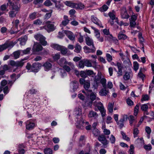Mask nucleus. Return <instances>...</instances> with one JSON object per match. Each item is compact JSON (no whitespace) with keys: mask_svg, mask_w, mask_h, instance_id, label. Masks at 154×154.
<instances>
[{"mask_svg":"<svg viewBox=\"0 0 154 154\" xmlns=\"http://www.w3.org/2000/svg\"><path fill=\"white\" fill-rule=\"evenodd\" d=\"M8 2L7 3V5L9 7L10 10L19 11L20 10V4L15 0H8Z\"/></svg>","mask_w":154,"mask_h":154,"instance_id":"f257e3e1","label":"nucleus"},{"mask_svg":"<svg viewBox=\"0 0 154 154\" xmlns=\"http://www.w3.org/2000/svg\"><path fill=\"white\" fill-rule=\"evenodd\" d=\"M28 57H26L21 59L20 61H17L16 62L13 60H11L10 62V65L12 66H16L17 68L18 67H22L25 62L24 61L27 60Z\"/></svg>","mask_w":154,"mask_h":154,"instance_id":"f03ea898","label":"nucleus"},{"mask_svg":"<svg viewBox=\"0 0 154 154\" xmlns=\"http://www.w3.org/2000/svg\"><path fill=\"white\" fill-rule=\"evenodd\" d=\"M93 105L97 107L98 109L101 112L102 116L103 117H104L106 114V111L102 103L100 102H97L95 101Z\"/></svg>","mask_w":154,"mask_h":154,"instance_id":"7ed1b4c3","label":"nucleus"},{"mask_svg":"<svg viewBox=\"0 0 154 154\" xmlns=\"http://www.w3.org/2000/svg\"><path fill=\"white\" fill-rule=\"evenodd\" d=\"M20 23V21L18 19L14 20L12 22L13 26L10 30L11 34H14L17 33L18 31V26Z\"/></svg>","mask_w":154,"mask_h":154,"instance_id":"20e7f679","label":"nucleus"},{"mask_svg":"<svg viewBox=\"0 0 154 154\" xmlns=\"http://www.w3.org/2000/svg\"><path fill=\"white\" fill-rule=\"evenodd\" d=\"M34 37L37 40L39 41L43 46H45L47 45V42L45 41V38L42 34H37L35 35Z\"/></svg>","mask_w":154,"mask_h":154,"instance_id":"39448f33","label":"nucleus"},{"mask_svg":"<svg viewBox=\"0 0 154 154\" xmlns=\"http://www.w3.org/2000/svg\"><path fill=\"white\" fill-rule=\"evenodd\" d=\"M51 22L50 21H48L45 23V25L44 26V28L48 31V32L53 31L55 28L54 25L51 23Z\"/></svg>","mask_w":154,"mask_h":154,"instance_id":"423d86ee","label":"nucleus"},{"mask_svg":"<svg viewBox=\"0 0 154 154\" xmlns=\"http://www.w3.org/2000/svg\"><path fill=\"white\" fill-rule=\"evenodd\" d=\"M98 140L103 145L104 148L106 147L105 146H106L109 143V141L107 140L106 136L103 134L99 136Z\"/></svg>","mask_w":154,"mask_h":154,"instance_id":"0eeeda50","label":"nucleus"},{"mask_svg":"<svg viewBox=\"0 0 154 154\" xmlns=\"http://www.w3.org/2000/svg\"><path fill=\"white\" fill-rule=\"evenodd\" d=\"M122 18L123 19H128L129 16L128 14L125 7H123L121 10V13Z\"/></svg>","mask_w":154,"mask_h":154,"instance_id":"6e6552de","label":"nucleus"},{"mask_svg":"<svg viewBox=\"0 0 154 154\" xmlns=\"http://www.w3.org/2000/svg\"><path fill=\"white\" fill-rule=\"evenodd\" d=\"M41 66L42 64L39 63H34L32 66L31 70L32 72H37Z\"/></svg>","mask_w":154,"mask_h":154,"instance_id":"1a4fd4ad","label":"nucleus"},{"mask_svg":"<svg viewBox=\"0 0 154 154\" xmlns=\"http://www.w3.org/2000/svg\"><path fill=\"white\" fill-rule=\"evenodd\" d=\"M91 20L93 22L99 26L100 27L103 28V26L102 25L100 21L95 17L94 16H91Z\"/></svg>","mask_w":154,"mask_h":154,"instance_id":"9d476101","label":"nucleus"},{"mask_svg":"<svg viewBox=\"0 0 154 154\" xmlns=\"http://www.w3.org/2000/svg\"><path fill=\"white\" fill-rule=\"evenodd\" d=\"M80 120H78L77 122V124L76 125V127L78 128L83 129L84 127V120L81 117Z\"/></svg>","mask_w":154,"mask_h":154,"instance_id":"9b49d317","label":"nucleus"},{"mask_svg":"<svg viewBox=\"0 0 154 154\" xmlns=\"http://www.w3.org/2000/svg\"><path fill=\"white\" fill-rule=\"evenodd\" d=\"M31 120H29L26 122V128L30 130L33 129L35 126V124L32 122Z\"/></svg>","mask_w":154,"mask_h":154,"instance_id":"f8f14e48","label":"nucleus"},{"mask_svg":"<svg viewBox=\"0 0 154 154\" xmlns=\"http://www.w3.org/2000/svg\"><path fill=\"white\" fill-rule=\"evenodd\" d=\"M64 33L70 40L73 41L75 39V36L71 32L68 30H65L64 31Z\"/></svg>","mask_w":154,"mask_h":154,"instance_id":"ddd939ff","label":"nucleus"},{"mask_svg":"<svg viewBox=\"0 0 154 154\" xmlns=\"http://www.w3.org/2000/svg\"><path fill=\"white\" fill-rule=\"evenodd\" d=\"M34 51H39L43 49L42 46L37 43H35L32 48Z\"/></svg>","mask_w":154,"mask_h":154,"instance_id":"4468645a","label":"nucleus"},{"mask_svg":"<svg viewBox=\"0 0 154 154\" xmlns=\"http://www.w3.org/2000/svg\"><path fill=\"white\" fill-rule=\"evenodd\" d=\"M103 88L101 89L99 92V94L101 96H106L108 95L109 93V91L106 87H103Z\"/></svg>","mask_w":154,"mask_h":154,"instance_id":"2eb2a0df","label":"nucleus"},{"mask_svg":"<svg viewBox=\"0 0 154 154\" xmlns=\"http://www.w3.org/2000/svg\"><path fill=\"white\" fill-rule=\"evenodd\" d=\"M85 42L86 44L89 46H92L93 48H94L93 40L90 37L87 36L85 38Z\"/></svg>","mask_w":154,"mask_h":154,"instance_id":"dca6fc26","label":"nucleus"},{"mask_svg":"<svg viewBox=\"0 0 154 154\" xmlns=\"http://www.w3.org/2000/svg\"><path fill=\"white\" fill-rule=\"evenodd\" d=\"M70 85L72 87L73 92H75L78 88L79 84L77 81L74 80L71 82Z\"/></svg>","mask_w":154,"mask_h":154,"instance_id":"f3484780","label":"nucleus"},{"mask_svg":"<svg viewBox=\"0 0 154 154\" xmlns=\"http://www.w3.org/2000/svg\"><path fill=\"white\" fill-rule=\"evenodd\" d=\"M88 116L89 118H93L96 119L98 117V114L95 112L91 110L89 112Z\"/></svg>","mask_w":154,"mask_h":154,"instance_id":"a211bd4d","label":"nucleus"},{"mask_svg":"<svg viewBox=\"0 0 154 154\" xmlns=\"http://www.w3.org/2000/svg\"><path fill=\"white\" fill-rule=\"evenodd\" d=\"M27 40V37L26 35H25L23 37L19 38L18 39V40L20 41V45H25Z\"/></svg>","mask_w":154,"mask_h":154,"instance_id":"6ab92c4d","label":"nucleus"},{"mask_svg":"<svg viewBox=\"0 0 154 154\" xmlns=\"http://www.w3.org/2000/svg\"><path fill=\"white\" fill-rule=\"evenodd\" d=\"M17 41H16L14 42L13 41L9 42L8 41H6L5 43L6 45L7 48H11L15 44L17 43Z\"/></svg>","mask_w":154,"mask_h":154,"instance_id":"aec40b11","label":"nucleus"},{"mask_svg":"<svg viewBox=\"0 0 154 154\" xmlns=\"http://www.w3.org/2000/svg\"><path fill=\"white\" fill-rule=\"evenodd\" d=\"M42 66L44 67L45 70L48 71L51 68L52 65L51 63L47 62L43 64Z\"/></svg>","mask_w":154,"mask_h":154,"instance_id":"412c9836","label":"nucleus"},{"mask_svg":"<svg viewBox=\"0 0 154 154\" xmlns=\"http://www.w3.org/2000/svg\"><path fill=\"white\" fill-rule=\"evenodd\" d=\"M90 87V83L89 81H87L84 84V87L86 91H87L91 93L92 90H88Z\"/></svg>","mask_w":154,"mask_h":154,"instance_id":"4be33fe9","label":"nucleus"},{"mask_svg":"<svg viewBox=\"0 0 154 154\" xmlns=\"http://www.w3.org/2000/svg\"><path fill=\"white\" fill-rule=\"evenodd\" d=\"M83 48L84 49L85 52L86 53L91 52L94 53L96 50L95 48V47L94 48H93V49H91L87 46H85Z\"/></svg>","mask_w":154,"mask_h":154,"instance_id":"5701e85b","label":"nucleus"},{"mask_svg":"<svg viewBox=\"0 0 154 154\" xmlns=\"http://www.w3.org/2000/svg\"><path fill=\"white\" fill-rule=\"evenodd\" d=\"M19 11L10 10L8 13L9 16L11 18H13L16 16V14Z\"/></svg>","mask_w":154,"mask_h":154,"instance_id":"b1692460","label":"nucleus"},{"mask_svg":"<svg viewBox=\"0 0 154 154\" xmlns=\"http://www.w3.org/2000/svg\"><path fill=\"white\" fill-rule=\"evenodd\" d=\"M64 20L62 22V24L64 26H66L69 23V20L68 19V17L66 15H64L63 17Z\"/></svg>","mask_w":154,"mask_h":154,"instance_id":"393cba45","label":"nucleus"},{"mask_svg":"<svg viewBox=\"0 0 154 154\" xmlns=\"http://www.w3.org/2000/svg\"><path fill=\"white\" fill-rule=\"evenodd\" d=\"M101 79V73H98L97 75L96 76L95 78L94 81L97 84L99 83L100 80Z\"/></svg>","mask_w":154,"mask_h":154,"instance_id":"a878e982","label":"nucleus"},{"mask_svg":"<svg viewBox=\"0 0 154 154\" xmlns=\"http://www.w3.org/2000/svg\"><path fill=\"white\" fill-rule=\"evenodd\" d=\"M31 49L30 48H28L24 50H20L22 55L26 54L29 53Z\"/></svg>","mask_w":154,"mask_h":154,"instance_id":"bb28decb","label":"nucleus"},{"mask_svg":"<svg viewBox=\"0 0 154 154\" xmlns=\"http://www.w3.org/2000/svg\"><path fill=\"white\" fill-rule=\"evenodd\" d=\"M128 38L127 36L125 34H122L121 32H120L118 35V38L119 39H123L125 40L126 39Z\"/></svg>","mask_w":154,"mask_h":154,"instance_id":"cd10ccee","label":"nucleus"},{"mask_svg":"<svg viewBox=\"0 0 154 154\" xmlns=\"http://www.w3.org/2000/svg\"><path fill=\"white\" fill-rule=\"evenodd\" d=\"M44 154H52L53 151L51 149L49 148H46L44 149Z\"/></svg>","mask_w":154,"mask_h":154,"instance_id":"c85d7f7f","label":"nucleus"},{"mask_svg":"<svg viewBox=\"0 0 154 154\" xmlns=\"http://www.w3.org/2000/svg\"><path fill=\"white\" fill-rule=\"evenodd\" d=\"M7 9V7L6 5H2L0 8V16L4 13V11Z\"/></svg>","mask_w":154,"mask_h":154,"instance_id":"c756f323","label":"nucleus"},{"mask_svg":"<svg viewBox=\"0 0 154 154\" xmlns=\"http://www.w3.org/2000/svg\"><path fill=\"white\" fill-rule=\"evenodd\" d=\"M74 51L77 53H79L81 50V47L78 44H77L75 47Z\"/></svg>","mask_w":154,"mask_h":154,"instance_id":"7c9ffc66","label":"nucleus"},{"mask_svg":"<svg viewBox=\"0 0 154 154\" xmlns=\"http://www.w3.org/2000/svg\"><path fill=\"white\" fill-rule=\"evenodd\" d=\"M92 130L93 133L95 137H98L100 135V132L98 129H92Z\"/></svg>","mask_w":154,"mask_h":154,"instance_id":"2f4dec72","label":"nucleus"},{"mask_svg":"<svg viewBox=\"0 0 154 154\" xmlns=\"http://www.w3.org/2000/svg\"><path fill=\"white\" fill-rule=\"evenodd\" d=\"M91 28L94 30V33H97V34H95V36L97 38H99L100 37V33L99 32V30L98 29H96V28H94V27L91 26Z\"/></svg>","mask_w":154,"mask_h":154,"instance_id":"473e14b6","label":"nucleus"},{"mask_svg":"<svg viewBox=\"0 0 154 154\" xmlns=\"http://www.w3.org/2000/svg\"><path fill=\"white\" fill-rule=\"evenodd\" d=\"M85 66L88 67H91L92 66V64L90 60L85 59Z\"/></svg>","mask_w":154,"mask_h":154,"instance_id":"72a5a7b5","label":"nucleus"},{"mask_svg":"<svg viewBox=\"0 0 154 154\" xmlns=\"http://www.w3.org/2000/svg\"><path fill=\"white\" fill-rule=\"evenodd\" d=\"M20 54L21 53L20 50L15 51L13 53L15 59L19 58Z\"/></svg>","mask_w":154,"mask_h":154,"instance_id":"f704fd0d","label":"nucleus"},{"mask_svg":"<svg viewBox=\"0 0 154 154\" xmlns=\"http://www.w3.org/2000/svg\"><path fill=\"white\" fill-rule=\"evenodd\" d=\"M78 66L79 68H84L85 66V59L79 61Z\"/></svg>","mask_w":154,"mask_h":154,"instance_id":"c9c22d12","label":"nucleus"},{"mask_svg":"<svg viewBox=\"0 0 154 154\" xmlns=\"http://www.w3.org/2000/svg\"><path fill=\"white\" fill-rule=\"evenodd\" d=\"M114 107V103H109L108 106L109 112L112 113L113 112V109Z\"/></svg>","mask_w":154,"mask_h":154,"instance_id":"e433bc0d","label":"nucleus"},{"mask_svg":"<svg viewBox=\"0 0 154 154\" xmlns=\"http://www.w3.org/2000/svg\"><path fill=\"white\" fill-rule=\"evenodd\" d=\"M61 53L62 54L64 55L67 52V49L64 47L62 46V48L60 49Z\"/></svg>","mask_w":154,"mask_h":154,"instance_id":"4c0bfd02","label":"nucleus"},{"mask_svg":"<svg viewBox=\"0 0 154 154\" xmlns=\"http://www.w3.org/2000/svg\"><path fill=\"white\" fill-rule=\"evenodd\" d=\"M100 83L102 84L103 87H106V80L105 79L103 78L101 79Z\"/></svg>","mask_w":154,"mask_h":154,"instance_id":"58836bf2","label":"nucleus"},{"mask_svg":"<svg viewBox=\"0 0 154 154\" xmlns=\"http://www.w3.org/2000/svg\"><path fill=\"white\" fill-rule=\"evenodd\" d=\"M148 106L146 104H142L141 106V109L143 111H147L148 109Z\"/></svg>","mask_w":154,"mask_h":154,"instance_id":"ea45409f","label":"nucleus"},{"mask_svg":"<svg viewBox=\"0 0 154 154\" xmlns=\"http://www.w3.org/2000/svg\"><path fill=\"white\" fill-rule=\"evenodd\" d=\"M139 64L137 62H134L133 63L134 69L136 71L139 68Z\"/></svg>","mask_w":154,"mask_h":154,"instance_id":"a19ab883","label":"nucleus"},{"mask_svg":"<svg viewBox=\"0 0 154 154\" xmlns=\"http://www.w3.org/2000/svg\"><path fill=\"white\" fill-rule=\"evenodd\" d=\"M37 12H33L31 14L29 15V18L30 19L33 20L36 18Z\"/></svg>","mask_w":154,"mask_h":154,"instance_id":"79ce46f5","label":"nucleus"},{"mask_svg":"<svg viewBox=\"0 0 154 154\" xmlns=\"http://www.w3.org/2000/svg\"><path fill=\"white\" fill-rule=\"evenodd\" d=\"M44 5L46 6H50L52 5V3L50 0H47L44 2Z\"/></svg>","mask_w":154,"mask_h":154,"instance_id":"37998d69","label":"nucleus"},{"mask_svg":"<svg viewBox=\"0 0 154 154\" xmlns=\"http://www.w3.org/2000/svg\"><path fill=\"white\" fill-rule=\"evenodd\" d=\"M144 148L147 151H149L151 149L152 147L151 144L145 145L143 146Z\"/></svg>","mask_w":154,"mask_h":154,"instance_id":"c03bdc74","label":"nucleus"},{"mask_svg":"<svg viewBox=\"0 0 154 154\" xmlns=\"http://www.w3.org/2000/svg\"><path fill=\"white\" fill-rule=\"evenodd\" d=\"M7 48V46L5 43L3 45H0V52L6 49Z\"/></svg>","mask_w":154,"mask_h":154,"instance_id":"a18cd8bd","label":"nucleus"},{"mask_svg":"<svg viewBox=\"0 0 154 154\" xmlns=\"http://www.w3.org/2000/svg\"><path fill=\"white\" fill-rule=\"evenodd\" d=\"M66 59L64 58H61L59 61V64L60 65H62L63 64H66Z\"/></svg>","mask_w":154,"mask_h":154,"instance_id":"49530a36","label":"nucleus"},{"mask_svg":"<svg viewBox=\"0 0 154 154\" xmlns=\"http://www.w3.org/2000/svg\"><path fill=\"white\" fill-rule=\"evenodd\" d=\"M142 69L141 68L140 69V70L139 71V72L138 74V76L142 79V80L143 79V78L145 77V75L143 74V73H142L141 72V70Z\"/></svg>","mask_w":154,"mask_h":154,"instance_id":"de8ad7c7","label":"nucleus"},{"mask_svg":"<svg viewBox=\"0 0 154 154\" xmlns=\"http://www.w3.org/2000/svg\"><path fill=\"white\" fill-rule=\"evenodd\" d=\"M139 109V106L138 104H137L134 108V115L136 116L138 112Z\"/></svg>","mask_w":154,"mask_h":154,"instance_id":"09e8293b","label":"nucleus"},{"mask_svg":"<svg viewBox=\"0 0 154 154\" xmlns=\"http://www.w3.org/2000/svg\"><path fill=\"white\" fill-rule=\"evenodd\" d=\"M130 78V75L129 73L128 72H126L124 75L123 78L125 80H128Z\"/></svg>","mask_w":154,"mask_h":154,"instance_id":"8fccbe9b","label":"nucleus"},{"mask_svg":"<svg viewBox=\"0 0 154 154\" xmlns=\"http://www.w3.org/2000/svg\"><path fill=\"white\" fill-rule=\"evenodd\" d=\"M62 46L60 45L57 44H53L52 45V47L56 50L60 51L61 48H62Z\"/></svg>","mask_w":154,"mask_h":154,"instance_id":"3c124183","label":"nucleus"},{"mask_svg":"<svg viewBox=\"0 0 154 154\" xmlns=\"http://www.w3.org/2000/svg\"><path fill=\"white\" fill-rule=\"evenodd\" d=\"M139 133V131L138 128H135L134 129L133 134L134 137H137V134Z\"/></svg>","mask_w":154,"mask_h":154,"instance_id":"603ef678","label":"nucleus"},{"mask_svg":"<svg viewBox=\"0 0 154 154\" xmlns=\"http://www.w3.org/2000/svg\"><path fill=\"white\" fill-rule=\"evenodd\" d=\"M55 7L57 8V9L60 10L63 7V4L57 3L55 5Z\"/></svg>","mask_w":154,"mask_h":154,"instance_id":"864d4df0","label":"nucleus"},{"mask_svg":"<svg viewBox=\"0 0 154 154\" xmlns=\"http://www.w3.org/2000/svg\"><path fill=\"white\" fill-rule=\"evenodd\" d=\"M121 134L123 138V139L126 140L127 141H129L130 140L129 138L128 137L127 135H126L124 133V132L122 131L121 132Z\"/></svg>","mask_w":154,"mask_h":154,"instance_id":"5fc2aeb1","label":"nucleus"},{"mask_svg":"<svg viewBox=\"0 0 154 154\" xmlns=\"http://www.w3.org/2000/svg\"><path fill=\"white\" fill-rule=\"evenodd\" d=\"M77 9H82L84 8V5L81 3L77 4Z\"/></svg>","mask_w":154,"mask_h":154,"instance_id":"6e6d98bb","label":"nucleus"},{"mask_svg":"<svg viewBox=\"0 0 154 154\" xmlns=\"http://www.w3.org/2000/svg\"><path fill=\"white\" fill-rule=\"evenodd\" d=\"M42 23V21L39 19H37L33 21V24L35 25H40Z\"/></svg>","mask_w":154,"mask_h":154,"instance_id":"4d7b16f0","label":"nucleus"},{"mask_svg":"<svg viewBox=\"0 0 154 154\" xmlns=\"http://www.w3.org/2000/svg\"><path fill=\"white\" fill-rule=\"evenodd\" d=\"M149 97L147 95H143L142 96L141 101H143L147 100H149Z\"/></svg>","mask_w":154,"mask_h":154,"instance_id":"13d9d810","label":"nucleus"},{"mask_svg":"<svg viewBox=\"0 0 154 154\" xmlns=\"http://www.w3.org/2000/svg\"><path fill=\"white\" fill-rule=\"evenodd\" d=\"M92 104V101L90 99L88 100L85 102V105L87 106H91Z\"/></svg>","mask_w":154,"mask_h":154,"instance_id":"bf43d9fd","label":"nucleus"},{"mask_svg":"<svg viewBox=\"0 0 154 154\" xmlns=\"http://www.w3.org/2000/svg\"><path fill=\"white\" fill-rule=\"evenodd\" d=\"M109 140L112 143H115L116 139L115 137L112 135H111V137L109 138Z\"/></svg>","mask_w":154,"mask_h":154,"instance_id":"052dcab7","label":"nucleus"},{"mask_svg":"<svg viewBox=\"0 0 154 154\" xmlns=\"http://www.w3.org/2000/svg\"><path fill=\"white\" fill-rule=\"evenodd\" d=\"M63 67L65 70L67 72H69L71 69L70 67L66 65H65L63 66Z\"/></svg>","mask_w":154,"mask_h":154,"instance_id":"680f3d73","label":"nucleus"},{"mask_svg":"<svg viewBox=\"0 0 154 154\" xmlns=\"http://www.w3.org/2000/svg\"><path fill=\"white\" fill-rule=\"evenodd\" d=\"M106 59L109 62H111L112 60V57L111 55L109 54H106Z\"/></svg>","mask_w":154,"mask_h":154,"instance_id":"e2e57ef3","label":"nucleus"},{"mask_svg":"<svg viewBox=\"0 0 154 154\" xmlns=\"http://www.w3.org/2000/svg\"><path fill=\"white\" fill-rule=\"evenodd\" d=\"M130 124L131 125H132L133 122L134 120V117L132 116H130L129 118H128Z\"/></svg>","mask_w":154,"mask_h":154,"instance_id":"0e129e2a","label":"nucleus"},{"mask_svg":"<svg viewBox=\"0 0 154 154\" xmlns=\"http://www.w3.org/2000/svg\"><path fill=\"white\" fill-rule=\"evenodd\" d=\"M80 75L81 77L85 78L87 77V74L85 72L82 71L80 72Z\"/></svg>","mask_w":154,"mask_h":154,"instance_id":"69168bd1","label":"nucleus"},{"mask_svg":"<svg viewBox=\"0 0 154 154\" xmlns=\"http://www.w3.org/2000/svg\"><path fill=\"white\" fill-rule=\"evenodd\" d=\"M90 95V100L92 101L95 100L96 98V96L92 93V92L91 93Z\"/></svg>","mask_w":154,"mask_h":154,"instance_id":"338daca9","label":"nucleus"},{"mask_svg":"<svg viewBox=\"0 0 154 154\" xmlns=\"http://www.w3.org/2000/svg\"><path fill=\"white\" fill-rule=\"evenodd\" d=\"M134 147L133 145H131L130 146L129 152L130 154H133L134 152Z\"/></svg>","mask_w":154,"mask_h":154,"instance_id":"774afa93","label":"nucleus"}]
</instances>
